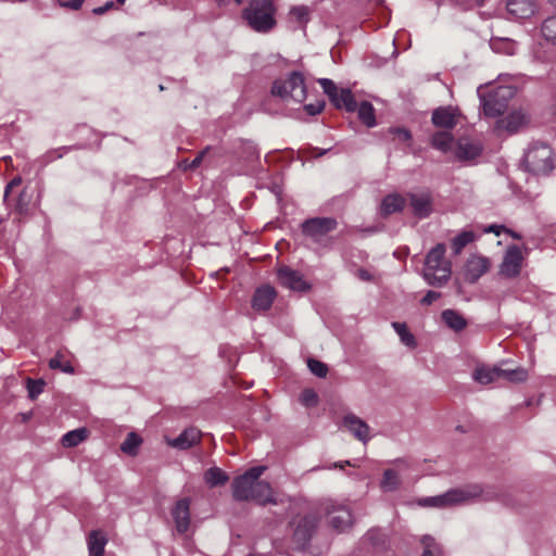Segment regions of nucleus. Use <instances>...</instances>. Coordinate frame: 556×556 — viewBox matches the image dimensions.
Returning a JSON list of instances; mask_svg holds the SVG:
<instances>
[{"mask_svg":"<svg viewBox=\"0 0 556 556\" xmlns=\"http://www.w3.org/2000/svg\"><path fill=\"white\" fill-rule=\"evenodd\" d=\"M393 132L402 141H408L412 138L410 132L407 129H404V128H396V129L393 130Z\"/></svg>","mask_w":556,"mask_h":556,"instance_id":"8fccbe9b","label":"nucleus"},{"mask_svg":"<svg viewBox=\"0 0 556 556\" xmlns=\"http://www.w3.org/2000/svg\"><path fill=\"white\" fill-rule=\"evenodd\" d=\"M424 552L421 556H442L440 546L437 544L433 538L425 535L421 539Z\"/></svg>","mask_w":556,"mask_h":556,"instance_id":"a19ab883","label":"nucleus"},{"mask_svg":"<svg viewBox=\"0 0 556 556\" xmlns=\"http://www.w3.org/2000/svg\"><path fill=\"white\" fill-rule=\"evenodd\" d=\"M265 466H255L232 480V496L236 501H255L261 505L277 504L271 485L260 477Z\"/></svg>","mask_w":556,"mask_h":556,"instance_id":"f257e3e1","label":"nucleus"},{"mask_svg":"<svg viewBox=\"0 0 556 556\" xmlns=\"http://www.w3.org/2000/svg\"><path fill=\"white\" fill-rule=\"evenodd\" d=\"M323 109H324V102H319V101H317L316 103H309V104L304 105V110L306 111V113L312 116L320 113L323 111Z\"/></svg>","mask_w":556,"mask_h":556,"instance_id":"49530a36","label":"nucleus"},{"mask_svg":"<svg viewBox=\"0 0 556 556\" xmlns=\"http://www.w3.org/2000/svg\"><path fill=\"white\" fill-rule=\"evenodd\" d=\"M490 48L495 53L514 55L517 52L518 45L510 38L494 37L490 40Z\"/></svg>","mask_w":556,"mask_h":556,"instance_id":"a878e982","label":"nucleus"},{"mask_svg":"<svg viewBox=\"0 0 556 556\" xmlns=\"http://www.w3.org/2000/svg\"><path fill=\"white\" fill-rule=\"evenodd\" d=\"M87 430L85 428L68 431L62 437V444L66 447H73L80 444L87 438Z\"/></svg>","mask_w":556,"mask_h":556,"instance_id":"e433bc0d","label":"nucleus"},{"mask_svg":"<svg viewBox=\"0 0 556 556\" xmlns=\"http://www.w3.org/2000/svg\"><path fill=\"white\" fill-rule=\"evenodd\" d=\"M481 89L482 86H480L477 91L484 116L495 118L502 115L508 106L511 90L506 87H497L488 94H483Z\"/></svg>","mask_w":556,"mask_h":556,"instance_id":"0eeeda50","label":"nucleus"},{"mask_svg":"<svg viewBox=\"0 0 556 556\" xmlns=\"http://www.w3.org/2000/svg\"><path fill=\"white\" fill-rule=\"evenodd\" d=\"M405 200L402 195L397 193L389 194L381 202V214L387 216L400 212L403 210Z\"/></svg>","mask_w":556,"mask_h":556,"instance_id":"cd10ccee","label":"nucleus"},{"mask_svg":"<svg viewBox=\"0 0 556 556\" xmlns=\"http://www.w3.org/2000/svg\"><path fill=\"white\" fill-rule=\"evenodd\" d=\"M45 382L42 380H27V391L29 397L35 399L43 391Z\"/></svg>","mask_w":556,"mask_h":556,"instance_id":"c03bdc74","label":"nucleus"},{"mask_svg":"<svg viewBox=\"0 0 556 556\" xmlns=\"http://www.w3.org/2000/svg\"><path fill=\"white\" fill-rule=\"evenodd\" d=\"M496 494L491 488H483L480 484H468L463 488L452 489L444 494L424 497L419 501L421 506L446 507L470 503L476 500L492 501Z\"/></svg>","mask_w":556,"mask_h":556,"instance_id":"f03ea898","label":"nucleus"},{"mask_svg":"<svg viewBox=\"0 0 556 556\" xmlns=\"http://www.w3.org/2000/svg\"><path fill=\"white\" fill-rule=\"evenodd\" d=\"M344 466H353V464L350 462V460H345V462H336L333 464H331L329 467H327V469H332V468H344Z\"/></svg>","mask_w":556,"mask_h":556,"instance_id":"6e6d98bb","label":"nucleus"},{"mask_svg":"<svg viewBox=\"0 0 556 556\" xmlns=\"http://www.w3.org/2000/svg\"><path fill=\"white\" fill-rule=\"evenodd\" d=\"M106 543L108 539L102 531H91L87 538L89 556H103Z\"/></svg>","mask_w":556,"mask_h":556,"instance_id":"5701e85b","label":"nucleus"},{"mask_svg":"<svg viewBox=\"0 0 556 556\" xmlns=\"http://www.w3.org/2000/svg\"><path fill=\"white\" fill-rule=\"evenodd\" d=\"M356 276H357L361 280H363V281H371V280H372V275H371L368 270L363 269V268H361V269H358V270L356 271Z\"/></svg>","mask_w":556,"mask_h":556,"instance_id":"5fc2aeb1","label":"nucleus"},{"mask_svg":"<svg viewBox=\"0 0 556 556\" xmlns=\"http://www.w3.org/2000/svg\"><path fill=\"white\" fill-rule=\"evenodd\" d=\"M318 83L324 89V92L329 97V99L333 98L338 93V88L331 79L328 78H319Z\"/></svg>","mask_w":556,"mask_h":556,"instance_id":"a18cd8bd","label":"nucleus"},{"mask_svg":"<svg viewBox=\"0 0 556 556\" xmlns=\"http://www.w3.org/2000/svg\"><path fill=\"white\" fill-rule=\"evenodd\" d=\"M85 0H81V2H84Z\"/></svg>","mask_w":556,"mask_h":556,"instance_id":"338daca9","label":"nucleus"},{"mask_svg":"<svg viewBox=\"0 0 556 556\" xmlns=\"http://www.w3.org/2000/svg\"><path fill=\"white\" fill-rule=\"evenodd\" d=\"M83 3L81 0L59 1L60 7L72 10H79Z\"/></svg>","mask_w":556,"mask_h":556,"instance_id":"09e8293b","label":"nucleus"},{"mask_svg":"<svg viewBox=\"0 0 556 556\" xmlns=\"http://www.w3.org/2000/svg\"><path fill=\"white\" fill-rule=\"evenodd\" d=\"M208 151V148L204 149L202 152H200L189 164V167L190 168H197L198 166H200L204 155L206 154V152Z\"/></svg>","mask_w":556,"mask_h":556,"instance_id":"3c124183","label":"nucleus"},{"mask_svg":"<svg viewBox=\"0 0 556 556\" xmlns=\"http://www.w3.org/2000/svg\"><path fill=\"white\" fill-rule=\"evenodd\" d=\"M279 283L291 291L304 292L311 286L304 280L303 275L288 266H281L277 271Z\"/></svg>","mask_w":556,"mask_h":556,"instance_id":"9d476101","label":"nucleus"},{"mask_svg":"<svg viewBox=\"0 0 556 556\" xmlns=\"http://www.w3.org/2000/svg\"><path fill=\"white\" fill-rule=\"evenodd\" d=\"M477 239V236L471 230H464L460 233H458L453 240H452V249L455 254H459L462 250L469 243L473 242Z\"/></svg>","mask_w":556,"mask_h":556,"instance_id":"72a5a7b5","label":"nucleus"},{"mask_svg":"<svg viewBox=\"0 0 556 556\" xmlns=\"http://www.w3.org/2000/svg\"><path fill=\"white\" fill-rule=\"evenodd\" d=\"M49 367L52 369H60L66 374L74 372V367L68 361L63 358V354L61 352H58L56 355L49 361Z\"/></svg>","mask_w":556,"mask_h":556,"instance_id":"ea45409f","label":"nucleus"},{"mask_svg":"<svg viewBox=\"0 0 556 556\" xmlns=\"http://www.w3.org/2000/svg\"><path fill=\"white\" fill-rule=\"evenodd\" d=\"M243 0H235L237 4H241Z\"/></svg>","mask_w":556,"mask_h":556,"instance_id":"e2e57ef3","label":"nucleus"},{"mask_svg":"<svg viewBox=\"0 0 556 556\" xmlns=\"http://www.w3.org/2000/svg\"><path fill=\"white\" fill-rule=\"evenodd\" d=\"M359 119L367 126L374 127L376 125L375 109L371 103L363 101L357 108Z\"/></svg>","mask_w":556,"mask_h":556,"instance_id":"f704fd0d","label":"nucleus"},{"mask_svg":"<svg viewBox=\"0 0 556 556\" xmlns=\"http://www.w3.org/2000/svg\"><path fill=\"white\" fill-rule=\"evenodd\" d=\"M142 444V439L136 432H129L126 439L121 444V451L128 456H136L139 447Z\"/></svg>","mask_w":556,"mask_h":556,"instance_id":"2f4dec72","label":"nucleus"},{"mask_svg":"<svg viewBox=\"0 0 556 556\" xmlns=\"http://www.w3.org/2000/svg\"><path fill=\"white\" fill-rule=\"evenodd\" d=\"M114 5V2L113 1H109L106 2L104 5H102V8L104 9V11L106 12L108 10H110L111 8H113Z\"/></svg>","mask_w":556,"mask_h":556,"instance_id":"bf43d9fd","label":"nucleus"},{"mask_svg":"<svg viewBox=\"0 0 556 556\" xmlns=\"http://www.w3.org/2000/svg\"><path fill=\"white\" fill-rule=\"evenodd\" d=\"M392 327L395 330V332L399 334L401 342L408 346L414 349L416 346V339L414 334L408 330L406 324L394 321L392 323Z\"/></svg>","mask_w":556,"mask_h":556,"instance_id":"c9c22d12","label":"nucleus"},{"mask_svg":"<svg viewBox=\"0 0 556 556\" xmlns=\"http://www.w3.org/2000/svg\"><path fill=\"white\" fill-rule=\"evenodd\" d=\"M22 179L16 177V178H13L5 187V190H4V200H7L9 198V193L11 191L12 188L18 186L21 184Z\"/></svg>","mask_w":556,"mask_h":556,"instance_id":"864d4df0","label":"nucleus"},{"mask_svg":"<svg viewBox=\"0 0 556 556\" xmlns=\"http://www.w3.org/2000/svg\"><path fill=\"white\" fill-rule=\"evenodd\" d=\"M274 96L283 100L291 99L295 102H303L306 99V86L304 77L300 72H292L288 78L278 79L271 88Z\"/></svg>","mask_w":556,"mask_h":556,"instance_id":"423d86ee","label":"nucleus"},{"mask_svg":"<svg viewBox=\"0 0 556 556\" xmlns=\"http://www.w3.org/2000/svg\"><path fill=\"white\" fill-rule=\"evenodd\" d=\"M556 7V0H549Z\"/></svg>","mask_w":556,"mask_h":556,"instance_id":"0e129e2a","label":"nucleus"},{"mask_svg":"<svg viewBox=\"0 0 556 556\" xmlns=\"http://www.w3.org/2000/svg\"><path fill=\"white\" fill-rule=\"evenodd\" d=\"M307 366L313 375L319 378H325L327 376L328 367L325 363L314 358H309L307 361Z\"/></svg>","mask_w":556,"mask_h":556,"instance_id":"79ce46f5","label":"nucleus"},{"mask_svg":"<svg viewBox=\"0 0 556 556\" xmlns=\"http://www.w3.org/2000/svg\"><path fill=\"white\" fill-rule=\"evenodd\" d=\"M522 262L523 253L521 249L517 245H510L504 254L500 271L505 277L514 278L520 274Z\"/></svg>","mask_w":556,"mask_h":556,"instance_id":"1a4fd4ad","label":"nucleus"},{"mask_svg":"<svg viewBox=\"0 0 556 556\" xmlns=\"http://www.w3.org/2000/svg\"><path fill=\"white\" fill-rule=\"evenodd\" d=\"M440 296H441V294L439 292L430 290L426 293V295L421 299L420 302L422 305H430L434 301H437Z\"/></svg>","mask_w":556,"mask_h":556,"instance_id":"de8ad7c7","label":"nucleus"},{"mask_svg":"<svg viewBox=\"0 0 556 556\" xmlns=\"http://www.w3.org/2000/svg\"><path fill=\"white\" fill-rule=\"evenodd\" d=\"M506 8L515 18H528L536 11L534 0H507Z\"/></svg>","mask_w":556,"mask_h":556,"instance_id":"aec40b11","label":"nucleus"},{"mask_svg":"<svg viewBox=\"0 0 556 556\" xmlns=\"http://www.w3.org/2000/svg\"><path fill=\"white\" fill-rule=\"evenodd\" d=\"M399 476L393 469H387L383 472V478L381 480V489L384 492H392L397 489L399 486Z\"/></svg>","mask_w":556,"mask_h":556,"instance_id":"58836bf2","label":"nucleus"},{"mask_svg":"<svg viewBox=\"0 0 556 556\" xmlns=\"http://www.w3.org/2000/svg\"><path fill=\"white\" fill-rule=\"evenodd\" d=\"M316 526L317 519L314 516H306L299 521L293 533V539L299 548L306 546Z\"/></svg>","mask_w":556,"mask_h":556,"instance_id":"f3484780","label":"nucleus"},{"mask_svg":"<svg viewBox=\"0 0 556 556\" xmlns=\"http://www.w3.org/2000/svg\"><path fill=\"white\" fill-rule=\"evenodd\" d=\"M93 13L97 14V15H101L103 13H105L104 9L101 7H98V8H94L93 9Z\"/></svg>","mask_w":556,"mask_h":556,"instance_id":"13d9d810","label":"nucleus"},{"mask_svg":"<svg viewBox=\"0 0 556 556\" xmlns=\"http://www.w3.org/2000/svg\"><path fill=\"white\" fill-rule=\"evenodd\" d=\"M300 402L306 407H313L318 404V395L313 389H305L301 393Z\"/></svg>","mask_w":556,"mask_h":556,"instance_id":"37998d69","label":"nucleus"},{"mask_svg":"<svg viewBox=\"0 0 556 556\" xmlns=\"http://www.w3.org/2000/svg\"><path fill=\"white\" fill-rule=\"evenodd\" d=\"M276 7L274 0H250L242 11V17L251 29L267 34L275 28Z\"/></svg>","mask_w":556,"mask_h":556,"instance_id":"7ed1b4c3","label":"nucleus"},{"mask_svg":"<svg viewBox=\"0 0 556 556\" xmlns=\"http://www.w3.org/2000/svg\"><path fill=\"white\" fill-rule=\"evenodd\" d=\"M442 320L454 331H462L466 328L467 321L463 315L454 309H445L442 312Z\"/></svg>","mask_w":556,"mask_h":556,"instance_id":"c85d7f7f","label":"nucleus"},{"mask_svg":"<svg viewBox=\"0 0 556 556\" xmlns=\"http://www.w3.org/2000/svg\"><path fill=\"white\" fill-rule=\"evenodd\" d=\"M483 151L480 140L462 137L455 142L453 154L459 162L470 163L477 160Z\"/></svg>","mask_w":556,"mask_h":556,"instance_id":"6e6552de","label":"nucleus"},{"mask_svg":"<svg viewBox=\"0 0 556 556\" xmlns=\"http://www.w3.org/2000/svg\"><path fill=\"white\" fill-rule=\"evenodd\" d=\"M504 230H505V227L501 226V225H490L483 229L484 232H486V233L492 232L496 236H500L502 233V231H504Z\"/></svg>","mask_w":556,"mask_h":556,"instance_id":"603ef678","label":"nucleus"},{"mask_svg":"<svg viewBox=\"0 0 556 556\" xmlns=\"http://www.w3.org/2000/svg\"><path fill=\"white\" fill-rule=\"evenodd\" d=\"M525 164L535 175H546L555 167V157L551 147L542 142L530 144L525 154Z\"/></svg>","mask_w":556,"mask_h":556,"instance_id":"39448f33","label":"nucleus"},{"mask_svg":"<svg viewBox=\"0 0 556 556\" xmlns=\"http://www.w3.org/2000/svg\"><path fill=\"white\" fill-rule=\"evenodd\" d=\"M327 514L330 526L338 532H344L353 523L351 510L343 505L331 504L327 507Z\"/></svg>","mask_w":556,"mask_h":556,"instance_id":"f8f14e48","label":"nucleus"},{"mask_svg":"<svg viewBox=\"0 0 556 556\" xmlns=\"http://www.w3.org/2000/svg\"><path fill=\"white\" fill-rule=\"evenodd\" d=\"M472 379L479 384H489L498 379V366L478 365L472 372Z\"/></svg>","mask_w":556,"mask_h":556,"instance_id":"b1692460","label":"nucleus"},{"mask_svg":"<svg viewBox=\"0 0 556 556\" xmlns=\"http://www.w3.org/2000/svg\"><path fill=\"white\" fill-rule=\"evenodd\" d=\"M276 295V291L271 286H262L256 289L253 295L252 307L258 312L267 311L270 308Z\"/></svg>","mask_w":556,"mask_h":556,"instance_id":"6ab92c4d","label":"nucleus"},{"mask_svg":"<svg viewBox=\"0 0 556 556\" xmlns=\"http://www.w3.org/2000/svg\"><path fill=\"white\" fill-rule=\"evenodd\" d=\"M189 164H190V163H189L188 161H182V162H181V164H180V166H181L184 169H191V168L189 167Z\"/></svg>","mask_w":556,"mask_h":556,"instance_id":"052dcab7","label":"nucleus"},{"mask_svg":"<svg viewBox=\"0 0 556 556\" xmlns=\"http://www.w3.org/2000/svg\"><path fill=\"white\" fill-rule=\"evenodd\" d=\"M119 4H124L126 0H116Z\"/></svg>","mask_w":556,"mask_h":556,"instance_id":"680f3d73","label":"nucleus"},{"mask_svg":"<svg viewBox=\"0 0 556 556\" xmlns=\"http://www.w3.org/2000/svg\"><path fill=\"white\" fill-rule=\"evenodd\" d=\"M190 500L185 497L176 502L172 516L177 532L185 533L190 526Z\"/></svg>","mask_w":556,"mask_h":556,"instance_id":"dca6fc26","label":"nucleus"},{"mask_svg":"<svg viewBox=\"0 0 556 556\" xmlns=\"http://www.w3.org/2000/svg\"><path fill=\"white\" fill-rule=\"evenodd\" d=\"M200 431L197 428H188L175 439H167L168 445L179 448L187 450L200 440Z\"/></svg>","mask_w":556,"mask_h":556,"instance_id":"4be33fe9","label":"nucleus"},{"mask_svg":"<svg viewBox=\"0 0 556 556\" xmlns=\"http://www.w3.org/2000/svg\"><path fill=\"white\" fill-rule=\"evenodd\" d=\"M204 481L210 488L224 485L228 481V476L218 467L208 468L204 472Z\"/></svg>","mask_w":556,"mask_h":556,"instance_id":"c756f323","label":"nucleus"},{"mask_svg":"<svg viewBox=\"0 0 556 556\" xmlns=\"http://www.w3.org/2000/svg\"><path fill=\"white\" fill-rule=\"evenodd\" d=\"M414 214L420 218L428 217L432 211V199L430 193H413L409 197Z\"/></svg>","mask_w":556,"mask_h":556,"instance_id":"412c9836","label":"nucleus"},{"mask_svg":"<svg viewBox=\"0 0 556 556\" xmlns=\"http://www.w3.org/2000/svg\"><path fill=\"white\" fill-rule=\"evenodd\" d=\"M514 238H519L517 233H511Z\"/></svg>","mask_w":556,"mask_h":556,"instance_id":"69168bd1","label":"nucleus"},{"mask_svg":"<svg viewBox=\"0 0 556 556\" xmlns=\"http://www.w3.org/2000/svg\"><path fill=\"white\" fill-rule=\"evenodd\" d=\"M431 144L443 153L453 152L455 148L453 135L446 130L434 132L431 137Z\"/></svg>","mask_w":556,"mask_h":556,"instance_id":"393cba45","label":"nucleus"},{"mask_svg":"<svg viewBox=\"0 0 556 556\" xmlns=\"http://www.w3.org/2000/svg\"><path fill=\"white\" fill-rule=\"evenodd\" d=\"M460 116V112L455 106H440L432 112L431 121L435 127L453 129Z\"/></svg>","mask_w":556,"mask_h":556,"instance_id":"4468645a","label":"nucleus"},{"mask_svg":"<svg viewBox=\"0 0 556 556\" xmlns=\"http://www.w3.org/2000/svg\"><path fill=\"white\" fill-rule=\"evenodd\" d=\"M289 22L293 28L305 26L308 22V9L303 5L292 8L289 12Z\"/></svg>","mask_w":556,"mask_h":556,"instance_id":"473e14b6","label":"nucleus"},{"mask_svg":"<svg viewBox=\"0 0 556 556\" xmlns=\"http://www.w3.org/2000/svg\"><path fill=\"white\" fill-rule=\"evenodd\" d=\"M379 535V531L371 530L367 533V539L372 542L374 545L377 544V536Z\"/></svg>","mask_w":556,"mask_h":556,"instance_id":"4d7b16f0","label":"nucleus"},{"mask_svg":"<svg viewBox=\"0 0 556 556\" xmlns=\"http://www.w3.org/2000/svg\"><path fill=\"white\" fill-rule=\"evenodd\" d=\"M541 33L546 41L556 42V15L544 20L541 25Z\"/></svg>","mask_w":556,"mask_h":556,"instance_id":"4c0bfd02","label":"nucleus"},{"mask_svg":"<svg viewBox=\"0 0 556 556\" xmlns=\"http://www.w3.org/2000/svg\"><path fill=\"white\" fill-rule=\"evenodd\" d=\"M343 426L361 442L367 443L370 440L369 426L356 415H345Z\"/></svg>","mask_w":556,"mask_h":556,"instance_id":"a211bd4d","label":"nucleus"},{"mask_svg":"<svg viewBox=\"0 0 556 556\" xmlns=\"http://www.w3.org/2000/svg\"><path fill=\"white\" fill-rule=\"evenodd\" d=\"M528 370L522 367H517L515 369H503L498 367V378H504L508 382H525L528 379Z\"/></svg>","mask_w":556,"mask_h":556,"instance_id":"7c9ffc66","label":"nucleus"},{"mask_svg":"<svg viewBox=\"0 0 556 556\" xmlns=\"http://www.w3.org/2000/svg\"><path fill=\"white\" fill-rule=\"evenodd\" d=\"M528 119L522 111H513L507 116L500 118L495 123V131L515 134L527 124Z\"/></svg>","mask_w":556,"mask_h":556,"instance_id":"2eb2a0df","label":"nucleus"},{"mask_svg":"<svg viewBox=\"0 0 556 556\" xmlns=\"http://www.w3.org/2000/svg\"><path fill=\"white\" fill-rule=\"evenodd\" d=\"M338 109H345L348 112H354L357 109L356 101L350 89H340L338 93L330 99Z\"/></svg>","mask_w":556,"mask_h":556,"instance_id":"bb28decb","label":"nucleus"},{"mask_svg":"<svg viewBox=\"0 0 556 556\" xmlns=\"http://www.w3.org/2000/svg\"><path fill=\"white\" fill-rule=\"evenodd\" d=\"M445 251V245L438 243L426 256L422 276L430 286L442 287L451 277V263L444 256Z\"/></svg>","mask_w":556,"mask_h":556,"instance_id":"20e7f679","label":"nucleus"},{"mask_svg":"<svg viewBox=\"0 0 556 556\" xmlns=\"http://www.w3.org/2000/svg\"><path fill=\"white\" fill-rule=\"evenodd\" d=\"M490 260L481 255H471L464 267L465 280L473 283L490 268Z\"/></svg>","mask_w":556,"mask_h":556,"instance_id":"ddd939ff","label":"nucleus"},{"mask_svg":"<svg viewBox=\"0 0 556 556\" xmlns=\"http://www.w3.org/2000/svg\"><path fill=\"white\" fill-rule=\"evenodd\" d=\"M337 227V222L331 217H316L305 220L302 224V231L305 236L318 240L320 237L332 231Z\"/></svg>","mask_w":556,"mask_h":556,"instance_id":"9b49d317","label":"nucleus"}]
</instances>
